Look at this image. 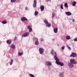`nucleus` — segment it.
<instances>
[{"instance_id": "9b49d317", "label": "nucleus", "mask_w": 77, "mask_h": 77, "mask_svg": "<svg viewBox=\"0 0 77 77\" xmlns=\"http://www.w3.org/2000/svg\"><path fill=\"white\" fill-rule=\"evenodd\" d=\"M11 47L13 49H15V45L14 44H12L11 46Z\"/></svg>"}, {"instance_id": "b1692460", "label": "nucleus", "mask_w": 77, "mask_h": 77, "mask_svg": "<svg viewBox=\"0 0 77 77\" xmlns=\"http://www.w3.org/2000/svg\"><path fill=\"white\" fill-rule=\"evenodd\" d=\"M35 45H38L39 44V42L38 40L36 41V42H35Z\"/></svg>"}, {"instance_id": "dca6fc26", "label": "nucleus", "mask_w": 77, "mask_h": 77, "mask_svg": "<svg viewBox=\"0 0 77 77\" xmlns=\"http://www.w3.org/2000/svg\"><path fill=\"white\" fill-rule=\"evenodd\" d=\"M53 51H54V50L52 49L51 52V54L52 56H54V54L53 53Z\"/></svg>"}, {"instance_id": "f8f14e48", "label": "nucleus", "mask_w": 77, "mask_h": 77, "mask_svg": "<svg viewBox=\"0 0 77 77\" xmlns=\"http://www.w3.org/2000/svg\"><path fill=\"white\" fill-rule=\"evenodd\" d=\"M66 39L67 40H69V39H71V37L69 35H67L66 37Z\"/></svg>"}, {"instance_id": "2f4dec72", "label": "nucleus", "mask_w": 77, "mask_h": 77, "mask_svg": "<svg viewBox=\"0 0 77 77\" xmlns=\"http://www.w3.org/2000/svg\"><path fill=\"white\" fill-rule=\"evenodd\" d=\"M62 50H64L65 49V46H63L61 48Z\"/></svg>"}, {"instance_id": "e433bc0d", "label": "nucleus", "mask_w": 77, "mask_h": 77, "mask_svg": "<svg viewBox=\"0 0 77 77\" xmlns=\"http://www.w3.org/2000/svg\"><path fill=\"white\" fill-rule=\"evenodd\" d=\"M54 53L55 56H57V54L56 53V52H54Z\"/></svg>"}, {"instance_id": "5701e85b", "label": "nucleus", "mask_w": 77, "mask_h": 77, "mask_svg": "<svg viewBox=\"0 0 77 77\" xmlns=\"http://www.w3.org/2000/svg\"><path fill=\"white\" fill-rule=\"evenodd\" d=\"M23 55V53H20V52H19L18 53V55L19 56H21V55Z\"/></svg>"}, {"instance_id": "6e6552de", "label": "nucleus", "mask_w": 77, "mask_h": 77, "mask_svg": "<svg viewBox=\"0 0 77 77\" xmlns=\"http://www.w3.org/2000/svg\"><path fill=\"white\" fill-rule=\"evenodd\" d=\"M65 14L67 15H68V16H70V15H72V13H71L68 11L66 12Z\"/></svg>"}, {"instance_id": "c756f323", "label": "nucleus", "mask_w": 77, "mask_h": 77, "mask_svg": "<svg viewBox=\"0 0 77 77\" xmlns=\"http://www.w3.org/2000/svg\"><path fill=\"white\" fill-rule=\"evenodd\" d=\"M27 28L28 29H31V27H30V26H28Z\"/></svg>"}, {"instance_id": "58836bf2", "label": "nucleus", "mask_w": 77, "mask_h": 77, "mask_svg": "<svg viewBox=\"0 0 77 77\" xmlns=\"http://www.w3.org/2000/svg\"><path fill=\"white\" fill-rule=\"evenodd\" d=\"M41 42H42L43 41H44V40H43V39H41Z\"/></svg>"}, {"instance_id": "412c9836", "label": "nucleus", "mask_w": 77, "mask_h": 77, "mask_svg": "<svg viewBox=\"0 0 77 77\" xmlns=\"http://www.w3.org/2000/svg\"><path fill=\"white\" fill-rule=\"evenodd\" d=\"M44 22L45 23V24H46V25L47 24H48V22H47V21L46 20H44Z\"/></svg>"}, {"instance_id": "4468645a", "label": "nucleus", "mask_w": 77, "mask_h": 77, "mask_svg": "<svg viewBox=\"0 0 77 77\" xmlns=\"http://www.w3.org/2000/svg\"><path fill=\"white\" fill-rule=\"evenodd\" d=\"M77 3V2H73L72 3V5L73 6H75V5H76V4Z\"/></svg>"}, {"instance_id": "423d86ee", "label": "nucleus", "mask_w": 77, "mask_h": 77, "mask_svg": "<svg viewBox=\"0 0 77 77\" xmlns=\"http://www.w3.org/2000/svg\"><path fill=\"white\" fill-rule=\"evenodd\" d=\"M33 5L34 8H36V0H34Z\"/></svg>"}, {"instance_id": "39448f33", "label": "nucleus", "mask_w": 77, "mask_h": 77, "mask_svg": "<svg viewBox=\"0 0 77 77\" xmlns=\"http://www.w3.org/2000/svg\"><path fill=\"white\" fill-rule=\"evenodd\" d=\"M29 32H26L23 35H22V37H27L28 36H29Z\"/></svg>"}, {"instance_id": "393cba45", "label": "nucleus", "mask_w": 77, "mask_h": 77, "mask_svg": "<svg viewBox=\"0 0 77 77\" xmlns=\"http://www.w3.org/2000/svg\"><path fill=\"white\" fill-rule=\"evenodd\" d=\"M29 75L31 77H35V76L33 75H32V74H29Z\"/></svg>"}, {"instance_id": "1a4fd4ad", "label": "nucleus", "mask_w": 77, "mask_h": 77, "mask_svg": "<svg viewBox=\"0 0 77 77\" xmlns=\"http://www.w3.org/2000/svg\"><path fill=\"white\" fill-rule=\"evenodd\" d=\"M45 64L47 66H51V63L50 62H46Z\"/></svg>"}, {"instance_id": "6ab92c4d", "label": "nucleus", "mask_w": 77, "mask_h": 77, "mask_svg": "<svg viewBox=\"0 0 77 77\" xmlns=\"http://www.w3.org/2000/svg\"><path fill=\"white\" fill-rule=\"evenodd\" d=\"M64 6L65 7H66V8H68V4L67 3H66L64 4Z\"/></svg>"}, {"instance_id": "f704fd0d", "label": "nucleus", "mask_w": 77, "mask_h": 77, "mask_svg": "<svg viewBox=\"0 0 77 77\" xmlns=\"http://www.w3.org/2000/svg\"><path fill=\"white\" fill-rule=\"evenodd\" d=\"M74 41H77V38H75L74 39Z\"/></svg>"}, {"instance_id": "7ed1b4c3", "label": "nucleus", "mask_w": 77, "mask_h": 77, "mask_svg": "<svg viewBox=\"0 0 77 77\" xmlns=\"http://www.w3.org/2000/svg\"><path fill=\"white\" fill-rule=\"evenodd\" d=\"M77 57V54L75 53H73L70 56V57Z\"/></svg>"}, {"instance_id": "a878e982", "label": "nucleus", "mask_w": 77, "mask_h": 77, "mask_svg": "<svg viewBox=\"0 0 77 77\" xmlns=\"http://www.w3.org/2000/svg\"><path fill=\"white\" fill-rule=\"evenodd\" d=\"M16 1V0H11V3H14Z\"/></svg>"}, {"instance_id": "f257e3e1", "label": "nucleus", "mask_w": 77, "mask_h": 77, "mask_svg": "<svg viewBox=\"0 0 77 77\" xmlns=\"http://www.w3.org/2000/svg\"><path fill=\"white\" fill-rule=\"evenodd\" d=\"M70 63H69L68 65L69 66L70 68H72L74 66V65L73 64H77V62H75V60L74 59H71L70 60Z\"/></svg>"}, {"instance_id": "a211bd4d", "label": "nucleus", "mask_w": 77, "mask_h": 77, "mask_svg": "<svg viewBox=\"0 0 77 77\" xmlns=\"http://www.w3.org/2000/svg\"><path fill=\"white\" fill-rule=\"evenodd\" d=\"M51 24L50 23H48V24H47L46 25V27H51Z\"/></svg>"}, {"instance_id": "20e7f679", "label": "nucleus", "mask_w": 77, "mask_h": 77, "mask_svg": "<svg viewBox=\"0 0 77 77\" xmlns=\"http://www.w3.org/2000/svg\"><path fill=\"white\" fill-rule=\"evenodd\" d=\"M39 51L40 53V54H43V53H44V50L42 49V48H40L39 49Z\"/></svg>"}, {"instance_id": "c9c22d12", "label": "nucleus", "mask_w": 77, "mask_h": 77, "mask_svg": "<svg viewBox=\"0 0 77 77\" xmlns=\"http://www.w3.org/2000/svg\"><path fill=\"white\" fill-rule=\"evenodd\" d=\"M46 1L47 2H51V0H46Z\"/></svg>"}, {"instance_id": "cd10ccee", "label": "nucleus", "mask_w": 77, "mask_h": 77, "mask_svg": "<svg viewBox=\"0 0 77 77\" xmlns=\"http://www.w3.org/2000/svg\"><path fill=\"white\" fill-rule=\"evenodd\" d=\"M55 15H56V14H55V13H53V16H52V17L54 18V16H55Z\"/></svg>"}, {"instance_id": "473e14b6", "label": "nucleus", "mask_w": 77, "mask_h": 77, "mask_svg": "<svg viewBox=\"0 0 77 77\" xmlns=\"http://www.w3.org/2000/svg\"><path fill=\"white\" fill-rule=\"evenodd\" d=\"M63 6V5H61L60 7V8L61 9H63V6Z\"/></svg>"}, {"instance_id": "7c9ffc66", "label": "nucleus", "mask_w": 77, "mask_h": 77, "mask_svg": "<svg viewBox=\"0 0 77 77\" xmlns=\"http://www.w3.org/2000/svg\"><path fill=\"white\" fill-rule=\"evenodd\" d=\"M29 29V32H31L32 31V28H30V29Z\"/></svg>"}, {"instance_id": "c85d7f7f", "label": "nucleus", "mask_w": 77, "mask_h": 77, "mask_svg": "<svg viewBox=\"0 0 77 77\" xmlns=\"http://www.w3.org/2000/svg\"><path fill=\"white\" fill-rule=\"evenodd\" d=\"M67 47L68 48L69 50H71V48H70L69 45H67Z\"/></svg>"}, {"instance_id": "9d476101", "label": "nucleus", "mask_w": 77, "mask_h": 77, "mask_svg": "<svg viewBox=\"0 0 77 77\" xmlns=\"http://www.w3.org/2000/svg\"><path fill=\"white\" fill-rule=\"evenodd\" d=\"M40 9H41V11H43L44 9V6L43 5H42L40 7Z\"/></svg>"}, {"instance_id": "4be33fe9", "label": "nucleus", "mask_w": 77, "mask_h": 77, "mask_svg": "<svg viewBox=\"0 0 77 77\" xmlns=\"http://www.w3.org/2000/svg\"><path fill=\"white\" fill-rule=\"evenodd\" d=\"M11 63H10V65H12V63H13V61H14V60L11 59Z\"/></svg>"}, {"instance_id": "ddd939ff", "label": "nucleus", "mask_w": 77, "mask_h": 77, "mask_svg": "<svg viewBox=\"0 0 77 77\" xmlns=\"http://www.w3.org/2000/svg\"><path fill=\"white\" fill-rule=\"evenodd\" d=\"M57 28H54V33H57Z\"/></svg>"}, {"instance_id": "f03ea898", "label": "nucleus", "mask_w": 77, "mask_h": 77, "mask_svg": "<svg viewBox=\"0 0 77 77\" xmlns=\"http://www.w3.org/2000/svg\"><path fill=\"white\" fill-rule=\"evenodd\" d=\"M54 58L56 61L55 63L57 64V65H60L61 66H63V63L61 62H59V60L57 59V57L56 56H54Z\"/></svg>"}, {"instance_id": "aec40b11", "label": "nucleus", "mask_w": 77, "mask_h": 77, "mask_svg": "<svg viewBox=\"0 0 77 77\" xmlns=\"http://www.w3.org/2000/svg\"><path fill=\"white\" fill-rule=\"evenodd\" d=\"M7 43H8V44H11V41L10 40H8L7 41Z\"/></svg>"}, {"instance_id": "f3484780", "label": "nucleus", "mask_w": 77, "mask_h": 77, "mask_svg": "<svg viewBox=\"0 0 77 77\" xmlns=\"http://www.w3.org/2000/svg\"><path fill=\"white\" fill-rule=\"evenodd\" d=\"M2 23L3 24H6V23H7V21L6 20H4L2 22Z\"/></svg>"}, {"instance_id": "72a5a7b5", "label": "nucleus", "mask_w": 77, "mask_h": 77, "mask_svg": "<svg viewBox=\"0 0 77 77\" xmlns=\"http://www.w3.org/2000/svg\"><path fill=\"white\" fill-rule=\"evenodd\" d=\"M17 39V37H15L14 38V41H15Z\"/></svg>"}, {"instance_id": "4c0bfd02", "label": "nucleus", "mask_w": 77, "mask_h": 77, "mask_svg": "<svg viewBox=\"0 0 77 77\" xmlns=\"http://www.w3.org/2000/svg\"><path fill=\"white\" fill-rule=\"evenodd\" d=\"M25 9L26 10H27V9H28V8H27V7H26Z\"/></svg>"}, {"instance_id": "2eb2a0df", "label": "nucleus", "mask_w": 77, "mask_h": 77, "mask_svg": "<svg viewBox=\"0 0 77 77\" xmlns=\"http://www.w3.org/2000/svg\"><path fill=\"white\" fill-rule=\"evenodd\" d=\"M60 77H63V73H61L60 74Z\"/></svg>"}, {"instance_id": "ea45409f", "label": "nucleus", "mask_w": 77, "mask_h": 77, "mask_svg": "<svg viewBox=\"0 0 77 77\" xmlns=\"http://www.w3.org/2000/svg\"><path fill=\"white\" fill-rule=\"evenodd\" d=\"M75 21V19H73V22H74Z\"/></svg>"}, {"instance_id": "bb28decb", "label": "nucleus", "mask_w": 77, "mask_h": 77, "mask_svg": "<svg viewBox=\"0 0 77 77\" xmlns=\"http://www.w3.org/2000/svg\"><path fill=\"white\" fill-rule=\"evenodd\" d=\"M38 12L37 11H35L34 14L35 15H38Z\"/></svg>"}, {"instance_id": "0eeeda50", "label": "nucleus", "mask_w": 77, "mask_h": 77, "mask_svg": "<svg viewBox=\"0 0 77 77\" xmlns=\"http://www.w3.org/2000/svg\"><path fill=\"white\" fill-rule=\"evenodd\" d=\"M21 20L22 21H27V19L25 17H23L21 18Z\"/></svg>"}]
</instances>
